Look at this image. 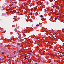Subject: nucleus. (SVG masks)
I'll return each mask as SVG.
<instances>
[{"label": "nucleus", "mask_w": 64, "mask_h": 64, "mask_svg": "<svg viewBox=\"0 0 64 64\" xmlns=\"http://www.w3.org/2000/svg\"><path fill=\"white\" fill-rule=\"evenodd\" d=\"M59 18H56V21L57 22V26L58 27L59 25V23L60 20H59Z\"/></svg>", "instance_id": "1"}, {"label": "nucleus", "mask_w": 64, "mask_h": 64, "mask_svg": "<svg viewBox=\"0 0 64 64\" xmlns=\"http://www.w3.org/2000/svg\"><path fill=\"white\" fill-rule=\"evenodd\" d=\"M22 22H24V23H25L26 22V20L25 19H23L22 20Z\"/></svg>", "instance_id": "2"}, {"label": "nucleus", "mask_w": 64, "mask_h": 64, "mask_svg": "<svg viewBox=\"0 0 64 64\" xmlns=\"http://www.w3.org/2000/svg\"><path fill=\"white\" fill-rule=\"evenodd\" d=\"M10 45H12V42H10L9 43V44Z\"/></svg>", "instance_id": "3"}, {"label": "nucleus", "mask_w": 64, "mask_h": 64, "mask_svg": "<svg viewBox=\"0 0 64 64\" xmlns=\"http://www.w3.org/2000/svg\"><path fill=\"white\" fill-rule=\"evenodd\" d=\"M40 17H41V18H43V16L42 15H41L40 16Z\"/></svg>", "instance_id": "4"}, {"label": "nucleus", "mask_w": 64, "mask_h": 64, "mask_svg": "<svg viewBox=\"0 0 64 64\" xmlns=\"http://www.w3.org/2000/svg\"><path fill=\"white\" fill-rule=\"evenodd\" d=\"M53 34L54 35H56V33L55 32L53 33Z\"/></svg>", "instance_id": "5"}, {"label": "nucleus", "mask_w": 64, "mask_h": 64, "mask_svg": "<svg viewBox=\"0 0 64 64\" xmlns=\"http://www.w3.org/2000/svg\"><path fill=\"white\" fill-rule=\"evenodd\" d=\"M4 54V52H2V55H3Z\"/></svg>", "instance_id": "6"}, {"label": "nucleus", "mask_w": 64, "mask_h": 64, "mask_svg": "<svg viewBox=\"0 0 64 64\" xmlns=\"http://www.w3.org/2000/svg\"><path fill=\"white\" fill-rule=\"evenodd\" d=\"M56 40H57V41H58L57 43H58V42H59V40H58V39L57 40V38H56Z\"/></svg>", "instance_id": "7"}, {"label": "nucleus", "mask_w": 64, "mask_h": 64, "mask_svg": "<svg viewBox=\"0 0 64 64\" xmlns=\"http://www.w3.org/2000/svg\"><path fill=\"white\" fill-rule=\"evenodd\" d=\"M24 59H27V58L25 57H24Z\"/></svg>", "instance_id": "8"}, {"label": "nucleus", "mask_w": 64, "mask_h": 64, "mask_svg": "<svg viewBox=\"0 0 64 64\" xmlns=\"http://www.w3.org/2000/svg\"><path fill=\"white\" fill-rule=\"evenodd\" d=\"M53 4H52L51 5V6H53Z\"/></svg>", "instance_id": "9"}, {"label": "nucleus", "mask_w": 64, "mask_h": 64, "mask_svg": "<svg viewBox=\"0 0 64 64\" xmlns=\"http://www.w3.org/2000/svg\"><path fill=\"white\" fill-rule=\"evenodd\" d=\"M36 19L37 20H39V19L38 18H36Z\"/></svg>", "instance_id": "10"}, {"label": "nucleus", "mask_w": 64, "mask_h": 64, "mask_svg": "<svg viewBox=\"0 0 64 64\" xmlns=\"http://www.w3.org/2000/svg\"><path fill=\"white\" fill-rule=\"evenodd\" d=\"M54 20H56V18H54Z\"/></svg>", "instance_id": "11"}, {"label": "nucleus", "mask_w": 64, "mask_h": 64, "mask_svg": "<svg viewBox=\"0 0 64 64\" xmlns=\"http://www.w3.org/2000/svg\"><path fill=\"white\" fill-rule=\"evenodd\" d=\"M56 60L57 59V60H58V58H56Z\"/></svg>", "instance_id": "12"}, {"label": "nucleus", "mask_w": 64, "mask_h": 64, "mask_svg": "<svg viewBox=\"0 0 64 64\" xmlns=\"http://www.w3.org/2000/svg\"><path fill=\"white\" fill-rule=\"evenodd\" d=\"M35 64H38V63H35Z\"/></svg>", "instance_id": "13"}, {"label": "nucleus", "mask_w": 64, "mask_h": 64, "mask_svg": "<svg viewBox=\"0 0 64 64\" xmlns=\"http://www.w3.org/2000/svg\"><path fill=\"white\" fill-rule=\"evenodd\" d=\"M58 52H57L56 53H58Z\"/></svg>", "instance_id": "14"}, {"label": "nucleus", "mask_w": 64, "mask_h": 64, "mask_svg": "<svg viewBox=\"0 0 64 64\" xmlns=\"http://www.w3.org/2000/svg\"><path fill=\"white\" fill-rule=\"evenodd\" d=\"M56 64H58V62H57V63Z\"/></svg>", "instance_id": "15"}, {"label": "nucleus", "mask_w": 64, "mask_h": 64, "mask_svg": "<svg viewBox=\"0 0 64 64\" xmlns=\"http://www.w3.org/2000/svg\"><path fill=\"white\" fill-rule=\"evenodd\" d=\"M39 52H40V50H39Z\"/></svg>", "instance_id": "16"}, {"label": "nucleus", "mask_w": 64, "mask_h": 64, "mask_svg": "<svg viewBox=\"0 0 64 64\" xmlns=\"http://www.w3.org/2000/svg\"><path fill=\"white\" fill-rule=\"evenodd\" d=\"M57 35H58V34H57Z\"/></svg>", "instance_id": "17"}, {"label": "nucleus", "mask_w": 64, "mask_h": 64, "mask_svg": "<svg viewBox=\"0 0 64 64\" xmlns=\"http://www.w3.org/2000/svg\"><path fill=\"white\" fill-rule=\"evenodd\" d=\"M41 61H43V60H41Z\"/></svg>", "instance_id": "18"}, {"label": "nucleus", "mask_w": 64, "mask_h": 64, "mask_svg": "<svg viewBox=\"0 0 64 64\" xmlns=\"http://www.w3.org/2000/svg\"><path fill=\"white\" fill-rule=\"evenodd\" d=\"M58 48V47H57V46H56V48Z\"/></svg>", "instance_id": "19"}, {"label": "nucleus", "mask_w": 64, "mask_h": 64, "mask_svg": "<svg viewBox=\"0 0 64 64\" xmlns=\"http://www.w3.org/2000/svg\"><path fill=\"white\" fill-rule=\"evenodd\" d=\"M56 51H58V50H56Z\"/></svg>", "instance_id": "20"}, {"label": "nucleus", "mask_w": 64, "mask_h": 64, "mask_svg": "<svg viewBox=\"0 0 64 64\" xmlns=\"http://www.w3.org/2000/svg\"><path fill=\"white\" fill-rule=\"evenodd\" d=\"M57 11H58V10H56V12H57Z\"/></svg>", "instance_id": "21"}, {"label": "nucleus", "mask_w": 64, "mask_h": 64, "mask_svg": "<svg viewBox=\"0 0 64 64\" xmlns=\"http://www.w3.org/2000/svg\"><path fill=\"white\" fill-rule=\"evenodd\" d=\"M57 33H56V35H57Z\"/></svg>", "instance_id": "22"}, {"label": "nucleus", "mask_w": 64, "mask_h": 64, "mask_svg": "<svg viewBox=\"0 0 64 64\" xmlns=\"http://www.w3.org/2000/svg\"><path fill=\"white\" fill-rule=\"evenodd\" d=\"M57 62H56V63H57Z\"/></svg>", "instance_id": "23"}]
</instances>
